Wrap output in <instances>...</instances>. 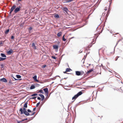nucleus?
I'll use <instances>...</instances> for the list:
<instances>
[{
	"label": "nucleus",
	"instance_id": "nucleus-27",
	"mask_svg": "<svg viewBox=\"0 0 123 123\" xmlns=\"http://www.w3.org/2000/svg\"><path fill=\"white\" fill-rule=\"evenodd\" d=\"M38 92H40L41 93H43L44 92L42 90H40Z\"/></svg>",
	"mask_w": 123,
	"mask_h": 123
},
{
	"label": "nucleus",
	"instance_id": "nucleus-47",
	"mask_svg": "<svg viewBox=\"0 0 123 123\" xmlns=\"http://www.w3.org/2000/svg\"><path fill=\"white\" fill-rule=\"evenodd\" d=\"M82 52V51H81V52Z\"/></svg>",
	"mask_w": 123,
	"mask_h": 123
},
{
	"label": "nucleus",
	"instance_id": "nucleus-37",
	"mask_svg": "<svg viewBox=\"0 0 123 123\" xmlns=\"http://www.w3.org/2000/svg\"><path fill=\"white\" fill-rule=\"evenodd\" d=\"M1 68H2L4 66H3V64H1Z\"/></svg>",
	"mask_w": 123,
	"mask_h": 123
},
{
	"label": "nucleus",
	"instance_id": "nucleus-14",
	"mask_svg": "<svg viewBox=\"0 0 123 123\" xmlns=\"http://www.w3.org/2000/svg\"><path fill=\"white\" fill-rule=\"evenodd\" d=\"M35 88V86L34 85H32L30 87V89H32Z\"/></svg>",
	"mask_w": 123,
	"mask_h": 123
},
{
	"label": "nucleus",
	"instance_id": "nucleus-21",
	"mask_svg": "<svg viewBox=\"0 0 123 123\" xmlns=\"http://www.w3.org/2000/svg\"><path fill=\"white\" fill-rule=\"evenodd\" d=\"M6 59V58H3L2 57H0V59L1 61H4Z\"/></svg>",
	"mask_w": 123,
	"mask_h": 123
},
{
	"label": "nucleus",
	"instance_id": "nucleus-18",
	"mask_svg": "<svg viewBox=\"0 0 123 123\" xmlns=\"http://www.w3.org/2000/svg\"><path fill=\"white\" fill-rule=\"evenodd\" d=\"M1 56L3 57H6V55L3 53H1Z\"/></svg>",
	"mask_w": 123,
	"mask_h": 123
},
{
	"label": "nucleus",
	"instance_id": "nucleus-11",
	"mask_svg": "<svg viewBox=\"0 0 123 123\" xmlns=\"http://www.w3.org/2000/svg\"><path fill=\"white\" fill-rule=\"evenodd\" d=\"M93 69H91L89 70L86 73V74H88L89 73L91 72L92 71H93Z\"/></svg>",
	"mask_w": 123,
	"mask_h": 123
},
{
	"label": "nucleus",
	"instance_id": "nucleus-41",
	"mask_svg": "<svg viewBox=\"0 0 123 123\" xmlns=\"http://www.w3.org/2000/svg\"><path fill=\"white\" fill-rule=\"evenodd\" d=\"M105 10H107V7H105Z\"/></svg>",
	"mask_w": 123,
	"mask_h": 123
},
{
	"label": "nucleus",
	"instance_id": "nucleus-33",
	"mask_svg": "<svg viewBox=\"0 0 123 123\" xmlns=\"http://www.w3.org/2000/svg\"><path fill=\"white\" fill-rule=\"evenodd\" d=\"M32 29V27H30L29 28V30H31Z\"/></svg>",
	"mask_w": 123,
	"mask_h": 123
},
{
	"label": "nucleus",
	"instance_id": "nucleus-36",
	"mask_svg": "<svg viewBox=\"0 0 123 123\" xmlns=\"http://www.w3.org/2000/svg\"><path fill=\"white\" fill-rule=\"evenodd\" d=\"M14 38V37L13 36H12V37H11V39H13Z\"/></svg>",
	"mask_w": 123,
	"mask_h": 123
},
{
	"label": "nucleus",
	"instance_id": "nucleus-7",
	"mask_svg": "<svg viewBox=\"0 0 123 123\" xmlns=\"http://www.w3.org/2000/svg\"><path fill=\"white\" fill-rule=\"evenodd\" d=\"M32 46L34 49H36V47L35 46V44L34 43H32Z\"/></svg>",
	"mask_w": 123,
	"mask_h": 123
},
{
	"label": "nucleus",
	"instance_id": "nucleus-31",
	"mask_svg": "<svg viewBox=\"0 0 123 123\" xmlns=\"http://www.w3.org/2000/svg\"><path fill=\"white\" fill-rule=\"evenodd\" d=\"M52 57L54 59H56V57L55 56H52Z\"/></svg>",
	"mask_w": 123,
	"mask_h": 123
},
{
	"label": "nucleus",
	"instance_id": "nucleus-29",
	"mask_svg": "<svg viewBox=\"0 0 123 123\" xmlns=\"http://www.w3.org/2000/svg\"><path fill=\"white\" fill-rule=\"evenodd\" d=\"M40 102H39L38 103H37L36 105V107H38V105H39L40 104Z\"/></svg>",
	"mask_w": 123,
	"mask_h": 123
},
{
	"label": "nucleus",
	"instance_id": "nucleus-16",
	"mask_svg": "<svg viewBox=\"0 0 123 123\" xmlns=\"http://www.w3.org/2000/svg\"><path fill=\"white\" fill-rule=\"evenodd\" d=\"M53 48L55 49H57L58 48V46L57 45H54L53 46Z\"/></svg>",
	"mask_w": 123,
	"mask_h": 123
},
{
	"label": "nucleus",
	"instance_id": "nucleus-46",
	"mask_svg": "<svg viewBox=\"0 0 123 123\" xmlns=\"http://www.w3.org/2000/svg\"><path fill=\"white\" fill-rule=\"evenodd\" d=\"M90 65H91V64H89V66H90Z\"/></svg>",
	"mask_w": 123,
	"mask_h": 123
},
{
	"label": "nucleus",
	"instance_id": "nucleus-19",
	"mask_svg": "<svg viewBox=\"0 0 123 123\" xmlns=\"http://www.w3.org/2000/svg\"><path fill=\"white\" fill-rule=\"evenodd\" d=\"M9 29H7L5 32V33L6 34H8V32L9 31Z\"/></svg>",
	"mask_w": 123,
	"mask_h": 123
},
{
	"label": "nucleus",
	"instance_id": "nucleus-10",
	"mask_svg": "<svg viewBox=\"0 0 123 123\" xmlns=\"http://www.w3.org/2000/svg\"><path fill=\"white\" fill-rule=\"evenodd\" d=\"M1 80L3 82H7V80L6 79L4 78L1 79Z\"/></svg>",
	"mask_w": 123,
	"mask_h": 123
},
{
	"label": "nucleus",
	"instance_id": "nucleus-39",
	"mask_svg": "<svg viewBox=\"0 0 123 123\" xmlns=\"http://www.w3.org/2000/svg\"><path fill=\"white\" fill-rule=\"evenodd\" d=\"M41 98L40 97H38L37 98V99L38 100H40L41 99Z\"/></svg>",
	"mask_w": 123,
	"mask_h": 123
},
{
	"label": "nucleus",
	"instance_id": "nucleus-23",
	"mask_svg": "<svg viewBox=\"0 0 123 123\" xmlns=\"http://www.w3.org/2000/svg\"><path fill=\"white\" fill-rule=\"evenodd\" d=\"M73 0H66V3H68L69 2H71Z\"/></svg>",
	"mask_w": 123,
	"mask_h": 123
},
{
	"label": "nucleus",
	"instance_id": "nucleus-25",
	"mask_svg": "<svg viewBox=\"0 0 123 123\" xmlns=\"http://www.w3.org/2000/svg\"><path fill=\"white\" fill-rule=\"evenodd\" d=\"M16 76L17 78L18 79L20 78L21 77V76L19 75H17Z\"/></svg>",
	"mask_w": 123,
	"mask_h": 123
},
{
	"label": "nucleus",
	"instance_id": "nucleus-2",
	"mask_svg": "<svg viewBox=\"0 0 123 123\" xmlns=\"http://www.w3.org/2000/svg\"><path fill=\"white\" fill-rule=\"evenodd\" d=\"M19 111H20L21 114H22L23 113L26 115L29 116L30 115V114L28 113L27 111H24L23 112V110L22 108H21L19 110Z\"/></svg>",
	"mask_w": 123,
	"mask_h": 123
},
{
	"label": "nucleus",
	"instance_id": "nucleus-40",
	"mask_svg": "<svg viewBox=\"0 0 123 123\" xmlns=\"http://www.w3.org/2000/svg\"><path fill=\"white\" fill-rule=\"evenodd\" d=\"M36 98H37V97H34L32 98V99H35Z\"/></svg>",
	"mask_w": 123,
	"mask_h": 123
},
{
	"label": "nucleus",
	"instance_id": "nucleus-38",
	"mask_svg": "<svg viewBox=\"0 0 123 123\" xmlns=\"http://www.w3.org/2000/svg\"><path fill=\"white\" fill-rule=\"evenodd\" d=\"M46 67V65H43V68H45Z\"/></svg>",
	"mask_w": 123,
	"mask_h": 123
},
{
	"label": "nucleus",
	"instance_id": "nucleus-5",
	"mask_svg": "<svg viewBox=\"0 0 123 123\" xmlns=\"http://www.w3.org/2000/svg\"><path fill=\"white\" fill-rule=\"evenodd\" d=\"M76 74L77 75H81V73L80 71H75Z\"/></svg>",
	"mask_w": 123,
	"mask_h": 123
},
{
	"label": "nucleus",
	"instance_id": "nucleus-32",
	"mask_svg": "<svg viewBox=\"0 0 123 123\" xmlns=\"http://www.w3.org/2000/svg\"><path fill=\"white\" fill-rule=\"evenodd\" d=\"M35 113V112H34L33 113H32L31 114H30V115L31 116L33 115Z\"/></svg>",
	"mask_w": 123,
	"mask_h": 123
},
{
	"label": "nucleus",
	"instance_id": "nucleus-35",
	"mask_svg": "<svg viewBox=\"0 0 123 123\" xmlns=\"http://www.w3.org/2000/svg\"><path fill=\"white\" fill-rule=\"evenodd\" d=\"M119 57H118V56H117L116 57V59H115V61H116L117 60V59H118V58Z\"/></svg>",
	"mask_w": 123,
	"mask_h": 123
},
{
	"label": "nucleus",
	"instance_id": "nucleus-12",
	"mask_svg": "<svg viewBox=\"0 0 123 123\" xmlns=\"http://www.w3.org/2000/svg\"><path fill=\"white\" fill-rule=\"evenodd\" d=\"M43 90L45 93L48 92V90L47 88L44 89Z\"/></svg>",
	"mask_w": 123,
	"mask_h": 123
},
{
	"label": "nucleus",
	"instance_id": "nucleus-24",
	"mask_svg": "<svg viewBox=\"0 0 123 123\" xmlns=\"http://www.w3.org/2000/svg\"><path fill=\"white\" fill-rule=\"evenodd\" d=\"M62 40L63 41H65L66 39L64 38V35L62 37Z\"/></svg>",
	"mask_w": 123,
	"mask_h": 123
},
{
	"label": "nucleus",
	"instance_id": "nucleus-42",
	"mask_svg": "<svg viewBox=\"0 0 123 123\" xmlns=\"http://www.w3.org/2000/svg\"><path fill=\"white\" fill-rule=\"evenodd\" d=\"M36 107H35V108H34L33 109V111H35V110L36 109Z\"/></svg>",
	"mask_w": 123,
	"mask_h": 123
},
{
	"label": "nucleus",
	"instance_id": "nucleus-43",
	"mask_svg": "<svg viewBox=\"0 0 123 123\" xmlns=\"http://www.w3.org/2000/svg\"><path fill=\"white\" fill-rule=\"evenodd\" d=\"M48 94V92L46 93V94L47 95Z\"/></svg>",
	"mask_w": 123,
	"mask_h": 123
},
{
	"label": "nucleus",
	"instance_id": "nucleus-26",
	"mask_svg": "<svg viewBox=\"0 0 123 123\" xmlns=\"http://www.w3.org/2000/svg\"><path fill=\"white\" fill-rule=\"evenodd\" d=\"M37 95V94L36 93H35L31 95V96H36Z\"/></svg>",
	"mask_w": 123,
	"mask_h": 123
},
{
	"label": "nucleus",
	"instance_id": "nucleus-8",
	"mask_svg": "<svg viewBox=\"0 0 123 123\" xmlns=\"http://www.w3.org/2000/svg\"><path fill=\"white\" fill-rule=\"evenodd\" d=\"M39 96L41 97V100L42 101L43 100L44 98V96L42 94H39Z\"/></svg>",
	"mask_w": 123,
	"mask_h": 123
},
{
	"label": "nucleus",
	"instance_id": "nucleus-1",
	"mask_svg": "<svg viewBox=\"0 0 123 123\" xmlns=\"http://www.w3.org/2000/svg\"><path fill=\"white\" fill-rule=\"evenodd\" d=\"M82 93V92H80L76 95H75L74 97L72 98V99L74 100V101L80 95H81Z\"/></svg>",
	"mask_w": 123,
	"mask_h": 123
},
{
	"label": "nucleus",
	"instance_id": "nucleus-28",
	"mask_svg": "<svg viewBox=\"0 0 123 123\" xmlns=\"http://www.w3.org/2000/svg\"><path fill=\"white\" fill-rule=\"evenodd\" d=\"M2 42H4V41H0V45H1V46H2L3 45Z\"/></svg>",
	"mask_w": 123,
	"mask_h": 123
},
{
	"label": "nucleus",
	"instance_id": "nucleus-45",
	"mask_svg": "<svg viewBox=\"0 0 123 123\" xmlns=\"http://www.w3.org/2000/svg\"><path fill=\"white\" fill-rule=\"evenodd\" d=\"M18 0V1H21V0Z\"/></svg>",
	"mask_w": 123,
	"mask_h": 123
},
{
	"label": "nucleus",
	"instance_id": "nucleus-44",
	"mask_svg": "<svg viewBox=\"0 0 123 123\" xmlns=\"http://www.w3.org/2000/svg\"><path fill=\"white\" fill-rule=\"evenodd\" d=\"M27 119H24V120H22V121H25V120H27Z\"/></svg>",
	"mask_w": 123,
	"mask_h": 123
},
{
	"label": "nucleus",
	"instance_id": "nucleus-13",
	"mask_svg": "<svg viewBox=\"0 0 123 123\" xmlns=\"http://www.w3.org/2000/svg\"><path fill=\"white\" fill-rule=\"evenodd\" d=\"M12 52V49H10L7 52V53L8 54H10Z\"/></svg>",
	"mask_w": 123,
	"mask_h": 123
},
{
	"label": "nucleus",
	"instance_id": "nucleus-4",
	"mask_svg": "<svg viewBox=\"0 0 123 123\" xmlns=\"http://www.w3.org/2000/svg\"><path fill=\"white\" fill-rule=\"evenodd\" d=\"M20 7L19 6V7L16 8L14 10V12L15 13H16L19 11L20 10Z\"/></svg>",
	"mask_w": 123,
	"mask_h": 123
},
{
	"label": "nucleus",
	"instance_id": "nucleus-34",
	"mask_svg": "<svg viewBox=\"0 0 123 123\" xmlns=\"http://www.w3.org/2000/svg\"><path fill=\"white\" fill-rule=\"evenodd\" d=\"M26 110V109L25 108H23V112H24V111H26L25 110Z\"/></svg>",
	"mask_w": 123,
	"mask_h": 123
},
{
	"label": "nucleus",
	"instance_id": "nucleus-17",
	"mask_svg": "<svg viewBox=\"0 0 123 123\" xmlns=\"http://www.w3.org/2000/svg\"><path fill=\"white\" fill-rule=\"evenodd\" d=\"M27 104H28V103H27V102H26L24 104V107H25V108H27Z\"/></svg>",
	"mask_w": 123,
	"mask_h": 123
},
{
	"label": "nucleus",
	"instance_id": "nucleus-22",
	"mask_svg": "<svg viewBox=\"0 0 123 123\" xmlns=\"http://www.w3.org/2000/svg\"><path fill=\"white\" fill-rule=\"evenodd\" d=\"M71 69L69 68H67L66 69V72H69L70 71V70H71Z\"/></svg>",
	"mask_w": 123,
	"mask_h": 123
},
{
	"label": "nucleus",
	"instance_id": "nucleus-3",
	"mask_svg": "<svg viewBox=\"0 0 123 123\" xmlns=\"http://www.w3.org/2000/svg\"><path fill=\"white\" fill-rule=\"evenodd\" d=\"M16 7V6L14 5L10 9V11L9 12V14H10L14 10L15 8Z\"/></svg>",
	"mask_w": 123,
	"mask_h": 123
},
{
	"label": "nucleus",
	"instance_id": "nucleus-20",
	"mask_svg": "<svg viewBox=\"0 0 123 123\" xmlns=\"http://www.w3.org/2000/svg\"><path fill=\"white\" fill-rule=\"evenodd\" d=\"M54 17H55L57 18H59V15L57 14H55L54 16Z\"/></svg>",
	"mask_w": 123,
	"mask_h": 123
},
{
	"label": "nucleus",
	"instance_id": "nucleus-9",
	"mask_svg": "<svg viewBox=\"0 0 123 123\" xmlns=\"http://www.w3.org/2000/svg\"><path fill=\"white\" fill-rule=\"evenodd\" d=\"M33 78L35 81L38 82V80L37 79V76L36 75L34 76Z\"/></svg>",
	"mask_w": 123,
	"mask_h": 123
},
{
	"label": "nucleus",
	"instance_id": "nucleus-6",
	"mask_svg": "<svg viewBox=\"0 0 123 123\" xmlns=\"http://www.w3.org/2000/svg\"><path fill=\"white\" fill-rule=\"evenodd\" d=\"M65 12L67 13L68 11V9L67 7H63L62 9Z\"/></svg>",
	"mask_w": 123,
	"mask_h": 123
},
{
	"label": "nucleus",
	"instance_id": "nucleus-15",
	"mask_svg": "<svg viewBox=\"0 0 123 123\" xmlns=\"http://www.w3.org/2000/svg\"><path fill=\"white\" fill-rule=\"evenodd\" d=\"M62 32H60L58 33L57 34V36L58 37H60L62 35Z\"/></svg>",
	"mask_w": 123,
	"mask_h": 123
},
{
	"label": "nucleus",
	"instance_id": "nucleus-30",
	"mask_svg": "<svg viewBox=\"0 0 123 123\" xmlns=\"http://www.w3.org/2000/svg\"><path fill=\"white\" fill-rule=\"evenodd\" d=\"M27 111L29 112H31V111L30 110H29V109Z\"/></svg>",
	"mask_w": 123,
	"mask_h": 123
}]
</instances>
